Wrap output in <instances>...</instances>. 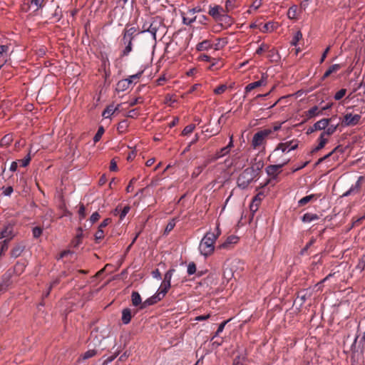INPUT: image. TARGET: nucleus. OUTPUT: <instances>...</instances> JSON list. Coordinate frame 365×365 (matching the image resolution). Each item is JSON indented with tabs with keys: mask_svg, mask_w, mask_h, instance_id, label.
Returning a JSON list of instances; mask_svg holds the SVG:
<instances>
[{
	"mask_svg": "<svg viewBox=\"0 0 365 365\" xmlns=\"http://www.w3.org/2000/svg\"><path fill=\"white\" fill-rule=\"evenodd\" d=\"M262 167L263 163H259L256 168L252 166L245 169L237 178V186L242 190L247 188L250 184L258 175L259 170H260Z\"/></svg>",
	"mask_w": 365,
	"mask_h": 365,
	"instance_id": "f257e3e1",
	"label": "nucleus"
},
{
	"mask_svg": "<svg viewBox=\"0 0 365 365\" xmlns=\"http://www.w3.org/2000/svg\"><path fill=\"white\" fill-rule=\"evenodd\" d=\"M219 234L208 232L201 240L199 245V251L205 257L211 255L215 250V244Z\"/></svg>",
	"mask_w": 365,
	"mask_h": 365,
	"instance_id": "f03ea898",
	"label": "nucleus"
},
{
	"mask_svg": "<svg viewBox=\"0 0 365 365\" xmlns=\"http://www.w3.org/2000/svg\"><path fill=\"white\" fill-rule=\"evenodd\" d=\"M298 144L299 141L295 139L284 143H279L273 153L269 156L268 160L272 162H277V160H272L274 155H276L279 151H281L282 153H287L291 150H296L298 148Z\"/></svg>",
	"mask_w": 365,
	"mask_h": 365,
	"instance_id": "7ed1b4c3",
	"label": "nucleus"
},
{
	"mask_svg": "<svg viewBox=\"0 0 365 365\" xmlns=\"http://www.w3.org/2000/svg\"><path fill=\"white\" fill-rule=\"evenodd\" d=\"M271 135L269 130L263 129L257 132L252 138V146L253 148H259L266 144L267 138Z\"/></svg>",
	"mask_w": 365,
	"mask_h": 365,
	"instance_id": "20e7f679",
	"label": "nucleus"
},
{
	"mask_svg": "<svg viewBox=\"0 0 365 365\" xmlns=\"http://www.w3.org/2000/svg\"><path fill=\"white\" fill-rule=\"evenodd\" d=\"M289 162V159H284L277 165H270L266 168L267 175L273 179H276L277 175L281 172L282 168Z\"/></svg>",
	"mask_w": 365,
	"mask_h": 365,
	"instance_id": "39448f33",
	"label": "nucleus"
},
{
	"mask_svg": "<svg viewBox=\"0 0 365 365\" xmlns=\"http://www.w3.org/2000/svg\"><path fill=\"white\" fill-rule=\"evenodd\" d=\"M163 26V23L161 18L156 16L150 19V22L149 24V30L148 33H150L153 38L156 41V34L158 31Z\"/></svg>",
	"mask_w": 365,
	"mask_h": 365,
	"instance_id": "423d86ee",
	"label": "nucleus"
},
{
	"mask_svg": "<svg viewBox=\"0 0 365 365\" xmlns=\"http://www.w3.org/2000/svg\"><path fill=\"white\" fill-rule=\"evenodd\" d=\"M14 225L11 223H9L4 227V229L0 232V240L2 241L9 242L14 237L15 233L14 230Z\"/></svg>",
	"mask_w": 365,
	"mask_h": 365,
	"instance_id": "0eeeda50",
	"label": "nucleus"
},
{
	"mask_svg": "<svg viewBox=\"0 0 365 365\" xmlns=\"http://www.w3.org/2000/svg\"><path fill=\"white\" fill-rule=\"evenodd\" d=\"M332 120L330 118H323L316 122L312 126L307 129V134H311L317 130H324L329 125V123Z\"/></svg>",
	"mask_w": 365,
	"mask_h": 365,
	"instance_id": "6e6552de",
	"label": "nucleus"
},
{
	"mask_svg": "<svg viewBox=\"0 0 365 365\" xmlns=\"http://www.w3.org/2000/svg\"><path fill=\"white\" fill-rule=\"evenodd\" d=\"M361 118L359 114L346 113L341 123L344 126H354L359 123Z\"/></svg>",
	"mask_w": 365,
	"mask_h": 365,
	"instance_id": "1a4fd4ad",
	"label": "nucleus"
},
{
	"mask_svg": "<svg viewBox=\"0 0 365 365\" xmlns=\"http://www.w3.org/2000/svg\"><path fill=\"white\" fill-rule=\"evenodd\" d=\"M224 12L223 7L220 5L213 4L209 6L208 14L215 22L218 21Z\"/></svg>",
	"mask_w": 365,
	"mask_h": 365,
	"instance_id": "9d476101",
	"label": "nucleus"
},
{
	"mask_svg": "<svg viewBox=\"0 0 365 365\" xmlns=\"http://www.w3.org/2000/svg\"><path fill=\"white\" fill-rule=\"evenodd\" d=\"M14 273V271L9 269L7 272L4 273L2 276V281L0 283V294L6 291L8 287L11 284V277Z\"/></svg>",
	"mask_w": 365,
	"mask_h": 365,
	"instance_id": "9b49d317",
	"label": "nucleus"
},
{
	"mask_svg": "<svg viewBox=\"0 0 365 365\" xmlns=\"http://www.w3.org/2000/svg\"><path fill=\"white\" fill-rule=\"evenodd\" d=\"M228 14L227 12H224L217 21L219 26L222 29H227L234 24L233 18Z\"/></svg>",
	"mask_w": 365,
	"mask_h": 365,
	"instance_id": "f8f14e48",
	"label": "nucleus"
},
{
	"mask_svg": "<svg viewBox=\"0 0 365 365\" xmlns=\"http://www.w3.org/2000/svg\"><path fill=\"white\" fill-rule=\"evenodd\" d=\"M365 180L364 176H359L358 178L357 181L354 185H352L351 187L343 194V197H346L351 195L357 194L360 192L361 183Z\"/></svg>",
	"mask_w": 365,
	"mask_h": 365,
	"instance_id": "ddd939ff",
	"label": "nucleus"
},
{
	"mask_svg": "<svg viewBox=\"0 0 365 365\" xmlns=\"http://www.w3.org/2000/svg\"><path fill=\"white\" fill-rule=\"evenodd\" d=\"M344 152L343 150V148L340 146V145H338L336 146L334 150H332L330 153H329L328 154L325 155L324 157L322 158H320L315 163V166L321 164L322 162H324L326 159L330 158V157H332L333 160H338V155H336V154L337 153H340V154H342Z\"/></svg>",
	"mask_w": 365,
	"mask_h": 365,
	"instance_id": "4468645a",
	"label": "nucleus"
},
{
	"mask_svg": "<svg viewBox=\"0 0 365 365\" xmlns=\"http://www.w3.org/2000/svg\"><path fill=\"white\" fill-rule=\"evenodd\" d=\"M344 152L343 150V148L340 146V145H338L336 146L334 150H332L330 153H329L328 154L325 155L324 157L322 158H320L315 163V166L321 164L322 162H324L326 159L330 158V157H332L333 160H338V155H336V154L337 153H340V154H342Z\"/></svg>",
	"mask_w": 365,
	"mask_h": 365,
	"instance_id": "2eb2a0df",
	"label": "nucleus"
},
{
	"mask_svg": "<svg viewBox=\"0 0 365 365\" xmlns=\"http://www.w3.org/2000/svg\"><path fill=\"white\" fill-rule=\"evenodd\" d=\"M112 220L111 218H106L102 221V222L99 225L98 227V230L95 233V240L96 242H98L99 240H102L104 237V232L103 228L107 227L110 222Z\"/></svg>",
	"mask_w": 365,
	"mask_h": 365,
	"instance_id": "dca6fc26",
	"label": "nucleus"
},
{
	"mask_svg": "<svg viewBox=\"0 0 365 365\" xmlns=\"http://www.w3.org/2000/svg\"><path fill=\"white\" fill-rule=\"evenodd\" d=\"M267 75L266 73H262L260 80L250 83L245 87V93L250 92L251 91H252L253 89H255L257 87H259L262 86H265L267 84Z\"/></svg>",
	"mask_w": 365,
	"mask_h": 365,
	"instance_id": "f3484780",
	"label": "nucleus"
},
{
	"mask_svg": "<svg viewBox=\"0 0 365 365\" xmlns=\"http://www.w3.org/2000/svg\"><path fill=\"white\" fill-rule=\"evenodd\" d=\"M133 41V39L123 36L122 42L125 46V47L121 51L120 57L127 56L132 51Z\"/></svg>",
	"mask_w": 365,
	"mask_h": 365,
	"instance_id": "a211bd4d",
	"label": "nucleus"
},
{
	"mask_svg": "<svg viewBox=\"0 0 365 365\" xmlns=\"http://www.w3.org/2000/svg\"><path fill=\"white\" fill-rule=\"evenodd\" d=\"M162 299V297L159 296L157 293L153 295L152 297L148 298L146 300H145L142 305L140 306V309H145V307L155 304L158 302L160 301Z\"/></svg>",
	"mask_w": 365,
	"mask_h": 365,
	"instance_id": "6ab92c4d",
	"label": "nucleus"
},
{
	"mask_svg": "<svg viewBox=\"0 0 365 365\" xmlns=\"http://www.w3.org/2000/svg\"><path fill=\"white\" fill-rule=\"evenodd\" d=\"M239 238L235 235L229 236L226 240L222 243L220 246V249H230L231 245L233 244H236L238 242Z\"/></svg>",
	"mask_w": 365,
	"mask_h": 365,
	"instance_id": "aec40b11",
	"label": "nucleus"
},
{
	"mask_svg": "<svg viewBox=\"0 0 365 365\" xmlns=\"http://www.w3.org/2000/svg\"><path fill=\"white\" fill-rule=\"evenodd\" d=\"M25 249V245L23 243H18L11 250L10 255L11 257L16 258L19 257Z\"/></svg>",
	"mask_w": 365,
	"mask_h": 365,
	"instance_id": "412c9836",
	"label": "nucleus"
},
{
	"mask_svg": "<svg viewBox=\"0 0 365 365\" xmlns=\"http://www.w3.org/2000/svg\"><path fill=\"white\" fill-rule=\"evenodd\" d=\"M131 84L126 78L119 81L116 84V91L118 92H123L129 88Z\"/></svg>",
	"mask_w": 365,
	"mask_h": 365,
	"instance_id": "4be33fe9",
	"label": "nucleus"
},
{
	"mask_svg": "<svg viewBox=\"0 0 365 365\" xmlns=\"http://www.w3.org/2000/svg\"><path fill=\"white\" fill-rule=\"evenodd\" d=\"M137 29L135 27H128L126 26L123 31V36L127 37L131 39H134L136 36Z\"/></svg>",
	"mask_w": 365,
	"mask_h": 365,
	"instance_id": "5701e85b",
	"label": "nucleus"
},
{
	"mask_svg": "<svg viewBox=\"0 0 365 365\" xmlns=\"http://www.w3.org/2000/svg\"><path fill=\"white\" fill-rule=\"evenodd\" d=\"M132 319L131 310L129 308L123 309L122 311L121 320L123 324H128Z\"/></svg>",
	"mask_w": 365,
	"mask_h": 365,
	"instance_id": "b1692460",
	"label": "nucleus"
},
{
	"mask_svg": "<svg viewBox=\"0 0 365 365\" xmlns=\"http://www.w3.org/2000/svg\"><path fill=\"white\" fill-rule=\"evenodd\" d=\"M318 140H319V144L317 146H316L315 148H314L312 150H311V153H317L318 152L319 150H320L321 149H322L325 145L327 144V143L328 142V138L327 137H324L323 135H322L320 134V136L319 138H318Z\"/></svg>",
	"mask_w": 365,
	"mask_h": 365,
	"instance_id": "393cba45",
	"label": "nucleus"
},
{
	"mask_svg": "<svg viewBox=\"0 0 365 365\" xmlns=\"http://www.w3.org/2000/svg\"><path fill=\"white\" fill-rule=\"evenodd\" d=\"M341 68V66L340 64H333L331 65L327 71L324 73V75L322 77V81L325 80L327 78H328L331 73H335L338 71Z\"/></svg>",
	"mask_w": 365,
	"mask_h": 365,
	"instance_id": "a878e982",
	"label": "nucleus"
},
{
	"mask_svg": "<svg viewBox=\"0 0 365 365\" xmlns=\"http://www.w3.org/2000/svg\"><path fill=\"white\" fill-rule=\"evenodd\" d=\"M212 48V44L210 40H204L196 46V49L198 51H207Z\"/></svg>",
	"mask_w": 365,
	"mask_h": 365,
	"instance_id": "bb28decb",
	"label": "nucleus"
},
{
	"mask_svg": "<svg viewBox=\"0 0 365 365\" xmlns=\"http://www.w3.org/2000/svg\"><path fill=\"white\" fill-rule=\"evenodd\" d=\"M301 219L303 222L308 223L319 220V216L317 214L307 212L302 217Z\"/></svg>",
	"mask_w": 365,
	"mask_h": 365,
	"instance_id": "cd10ccee",
	"label": "nucleus"
},
{
	"mask_svg": "<svg viewBox=\"0 0 365 365\" xmlns=\"http://www.w3.org/2000/svg\"><path fill=\"white\" fill-rule=\"evenodd\" d=\"M63 18V11L59 6H57L53 13L51 14V19L53 20L54 22H58Z\"/></svg>",
	"mask_w": 365,
	"mask_h": 365,
	"instance_id": "c85d7f7f",
	"label": "nucleus"
},
{
	"mask_svg": "<svg viewBox=\"0 0 365 365\" xmlns=\"http://www.w3.org/2000/svg\"><path fill=\"white\" fill-rule=\"evenodd\" d=\"M322 115V110H320L318 108V106H314L312 107L309 110L307 111V118L310 119L315 116Z\"/></svg>",
	"mask_w": 365,
	"mask_h": 365,
	"instance_id": "c756f323",
	"label": "nucleus"
},
{
	"mask_svg": "<svg viewBox=\"0 0 365 365\" xmlns=\"http://www.w3.org/2000/svg\"><path fill=\"white\" fill-rule=\"evenodd\" d=\"M267 58L272 62H278L280 60V56L275 48L269 49Z\"/></svg>",
	"mask_w": 365,
	"mask_h": 365,
	"instance_id": "7c9ffc66",
	"label": "nucleus"
},
{
	"mask_svg": "<svg viewBox=\"0 0 365 365\" xmlns=\"http://www.w3.org/2000/svg\"><path fill=\"white\" fill-rule=\"evenodd\" d=\"M317 199V197L316 195L312 194V195H307L298 201V205L299 207L304 206L305 205H307L308 202H311L312 200H316Z\"/></svg>",
	"mask_w": 365,
	"mask_h": 365,
	"instance_id": "2f4dec72",
	"label": "nucleus"
},
{
	"mask_svg": "<svg viewBox=\"0 0 365 365\" xmlns=\"http://www.w3.org/2000/svg\"><path fill=\"white\" fill-rule=\"evenodd\" d=\"M339 126V124L336 125H329L325 130L321 133L322 135L324 137L331 135L333 133H335L337 128Z\"/></svg>",
	"mask_w": 365,
	"mask_h": 365,
	"instance_id": "473e14b6",
	"label": "nucleus"
},
{
	"mask_svg": "<svg viewBox=\"0 0 365 365\" xmlns=\"http://www.w3.org/2000/svg\"><path fill=\"white\" fill-rule=\"evenodd\" d=\"M77 234L76 237L72 240V245L74 247H77L81 243L83 237V230L81 227H78L77 230Z\"/></svg>",
	"mask_w": 365,
	"mask_h": 365,
	"instance_id": "72a5a7b5",
	"label": "nucleus"
},
{
	"mask_svg": "<svg viewBox=\"0 0 365 365\" xmlns=\"http://www.w3.org/2000/svg\"><path fill=\"white\" fill-rule=\"evenodd\" d=\"M235 0H225V7L223 10L225 12L230 13L236 8Z\"/></svg>",
	"mask_w": 365,
	"mask_h": 365,
	"instance_id": "f704fd0d",
	"label": "nucleus"
},
{
	"mask_svg": "<svg viewBox=\"0 0 365 365\" xmlns=\"http://www.w3.org/2000/svg\"><path fill=\"white\" fill-rule=\"evenodd\" d=\"M131 301L133 306L142 305V300L140 294L138 292H133L131 294Z\"/></svg>",
	"mask_w": 365,
	"mask_h": 365,
	"instance_id": "c9c22d12",
	"label": "nucleus"
},
{
	"mask_svg": "<svg viewBox=\"0 0 365 365\" xmlns=\"http://www.w3.org/2000/svg\"><path fill=\"white\" fill-rule=\"evenodd\" d=\"M175 272V269L174 268H171L169 270H168L164 275V279H163L162 284H164L165 285H171L170 280H171L173 274Z\"/></svg>",
	"mask_w": 365,
	"mask_h": 365,
	"instance_id": "e433bc0d",
	"label": "nucleus"
},
{
	"mask_svg": "<svg viewBox=\"0 0 365 365\" xmlns=\"http://www.w3.org/2000/svg\"><path fill=\"white\" fill-rule=\"evenodd\" d=\"M128 126V121L126 119H124L118 123L117 130L120 133H124L126 132Z\"/></svg>",
	"mask_w": 365,
	"mask_h": 365,
	"instance_id": "4c0bfd02",
	"label": "nucleus"
},
{
	"mask_svg": "<svg viewBox=\"0 0 365 365\" xmlns=\"http://www.w3.org/2000/svg\"><path fill=\"white\" fill-rule=\"evenodd\" d=\"M355 269L359 272H362L365 269V254L363 255L359 259Z\"/></svg>",
	"mask_w": 365,
	"mask_h": 365,
	"instance_id": "58836bf2",
	"label": "nucleus"
},
{
	"mask_svg": "<svg viewBox=\"0 0 365 365\" xmlns=\"http://www.w3.org/2000/svg\"><path fill=\"white\" fill-rule=\"evenodd\" d=\"M31 5L36 7L35 11L42 9L46 4V0H31Z\"/></svg>",
	"mask_w": 365,
	"mask_h": 365,
	"instance_id": "ea45409f",
	"label": "nucleus"
},
{
	"mask_svg": "<svg viewBox=\"0 0 365 365\" xmlns=\"http://www.w3.org/2000/svg\"><path fill=\"white\" fill-rule=\"evenodd\" d=\"M297 13V6L294 5L288 9L287 16L289 19H296Z\"/></svg>",
	"mask_w": 365,
	"mask_h": 365,
	"instance_id": "a19ab883",
	"label": "nucleus"
},
{
	"mask_svg": "<svg viewBox=\"0 0 365 365\" xmlns=\"http://www.w3.org/2000/svg\"><path fill=\"white\" fill-rule=\"evenodd\" d=\"M302 38V33L300 31H297L294 34V36H293V38H292V41L290 42L291 45L296 46L298 44L299 41Z\"/></svg>",
	"mask_w": 365,
	"mask_h": 365,
	"instance_id": "79ce46f5",
	"label": "nucleus"
},
{
	"mask_svg": "<svg viewBox=\"0 0 365 365\" xmlns=\"http://www.w3.org/2000/svg\"><path fill=\"white\" fill-rule=\"evenodd\" d=\"M12 142V136L10 135H4L0 140V145L3 146H9Z\"/></svg>",
	"mask_w": 365,
	"mask_h": 365,
	"instance_id": "37998d69",
	"label": "nucleus"
},
{
	"mask_svg": "<svg viewBox=\"0 0 365 365\" xmlns=\"http://www.w3.org/2000/svg\"><path fill=\"white\" fill-rule=\"evenodd\" d=\"M175 224H176V219L175 218L171 219L168 222V225L165 227V229L164 230V235H168L170 231H172L173 230V228L175 227Z\"/></svg>",
	"mask_w": 365,
	"mask_h": 365,
	"instance_id": "c03bdc74",
	"label": "nucleus"
},
{
	"mask_svg": "<svg viewBox=\"0 0 365 365\" xmlns=\"http://www.w3.org/2000/svg\"><path fill=\"white\" fill-rule=\"evenodd\" d=\"M171 285H165L164 284H161L158 292L157 293L159 294V296L162 297V299L165 296V294L168 293L169 289L170 288Z\"/></svg>",
	"mask_w": 365,
	"mask_h": 365,
	"instance_id": "a18cd8bd",
	"label": "nucleus"
},
{
	"mask_svg": "<svg viewBox=\"0 0 365 365\" xmlns=\"http://www.w3.org/2000/svg\"><path fill=\"white\" fill-rule=\"evenodd\" d=\"M239 157L237 155H234L230 159H226L225 163L227 167H235L237 165V160Z\"/></svg>",
	"mask_w": 365,
	"mask_h": 365,
	"instance_id": "49530a36",
	"label": "nucleus"
},
{
	"mask_svg": "<svg viewBox=\"0 0 365 365\" xmlns=\"http://www.w3.org/2000/svg\"><path fill=\"white\" fill-rule=\"evenodd\" d=\"M31 160V157L30 155V153H29L23 159L19 160L17 162L18 163H20V166L21 167H26L30 163V161Z\"/></svg>",
	"mask_w": 365,
	"mask_h": 365,
	"instance_id": "de8ad7c7",
	"label": "nucleus"
},
{
	"mask_svg": "<svg viewBox=\"0 0 365 365\" xmlns=\"http://www.w3.org/2000/svg\"><path fill=\"white\" fill-rule=\"evenodd\" d=\"M144 71H140L139 72H138L137 73L134 74V75H131L128 78H127L126 79L128 80L129 83L130 84H132L133 82L134 81H138L140 77L142 76L143 73Z\"/></svg>",
	"mask_w": 365,
	"mask_h": 365,
	"instance_id": "09e8293b",
	"label": "nucleus"
},
{
	"mask_svg": "<svg viewBox=\"0 0 365 365\" xmlns=\"http://www.w3.org/2000/svg\"><path fill=\"white\" fill-rule=\"evenodd\" d=\"M8 248L9 244L7 243V241H2V240H0V257L4 255Z\"/></svg>",
	"mask_w": 365,
	"mask_h": 365,
	"instance_id": "8fccbe9b",
	"label": "nucleus"
},
{
	"mask_svg": "<svg viewBox=\"0 0 365 365\" xmlns=\"http://www.w3.org/2000/svg\"><path fill=\"white\" fill-rule=\"evenodd\" d=\"M205 168L204 165L196 167L191 175L192 178L198 177Z\"/></svg>",
	"mask_w": 365,
	"mask_h": 365,
	"instance_id": "3c124183",
	"label": "nucleus"
},
{
	"mask_svg": "<svg viewBox=\"0 0 365 365\" xmlns=\"http://www.w3.org/2000/svg\"><path fill=\"white\" fill-rule=\"evenodd\" d=\"M104 131L105 130H104V128H103V126H100L98 128V129L97 130V133H96V135L93 137L94 143H97V142H98L101 140L103 134L104 133Z\"/></svg>",
	"mask_w": 365,
	"mask_h": 365,
	"instance_id": "603ef678",
	"label": "nucleus"
},
{
	"mask_svg": "<svg viewBox=\"0 0 365 365\" xmlns=\"http://www.w3.org/2000/svg\"><path fill=\"white\" fill-rule=\"evenodd\" d=\"M195 125L189 124L184 128L183 130L182 131V135H187L192 133V131L195 130Z\"/></svg>",
	"mask_w": 365,
	"mask_h": 365,
	"instance_id": "864d4df0",
	"label": "nucleus"
},
{
	"mask_svg": "<svg viewBox=\"0 0 365 365\" xmlns=\"http://www.w3.org/2000/svg\"><path fill=\"white\" fill-rule=\"evenodd\" d=\"M269 49V45L266 43H262L260 46L256 50V54L261 55L264 51H268Z\"/></svg>",
	"mask_w": 365,
	"mask_h": 365,
	"instance_id": "5fc2aeb1",
	"label": "nucleus"
},
{
	"mask_svg": "<svg viewBox=\"0 0 365 365\" xmlns=\"http://www.w3.org/2000/svg\"><path fill=\"white\" fill-rule=\"evenodd\" d=\"M97 354V351L95 349H89L87 351H86L83 356V359H88L93 356H94Z\"/></svg>",
	"mask_w": 365,
	"mask_h": 365,
	"instance_id": "6e6d98bb",
	"label": "nucleus"
},
{
	"mask_svg": "<svg viewBox=\"0 0 365 365\" xmlns=\"http://www.w3.org/2000/svg\"><path fill=\"white\" fill-rule=\"evenodd\" d=\"M346 89L341 88L335 93L334 98L336 101H339L346 95Z\"/></svg>",
	"mask_w": 365,
	"mask_h": 365,
	"instance_id": "4d7b16f0",
	"label": "nucleus"
},
{
	"mask_svg": "<svg viewBox=\"0 0 365 365\" xmlns=\"http://www.w3.org/2000/svg\"><path fill=\"white\" fill-rule=\"evenodd\" d=\"M316 242V239L314 237H312L309 242L305 245V247L301 250L300 254L304 255L308 249L313 245Z\"/></svg>",
	"mask_w": 365,
	"mask_h": 365,
	"instance_id": "13d9d810",
	"label": "nucleus"
},
{
	"mask_svg": "<svg viewBox=\"0 0 365 365\" xmlns=\"http://www.w3.org/2000/svg\"><path fill=\"white\" fill-rule=\"evenodd\" d=\"M113 111V106H108L103 112L102 115L105 118H108L110 115H113L112 113Z\"/></svg>",
	"mask_w": 365,
	"mask_h": 365,
	"instance_id": "bf43d9fd",
	"label": "nucleus"
},
{
	"mask_svg": "<svg viewBox=\"0 0 365 365\" xmlns=\"http://www.w3.org/2000/svg\"><path fill=\"white\" fill-rule=\"evenodd\" d=\"M283 123H284V122H282V123L276 122L274 123L272 128H265V129L269 130L271 131V134H272L274 132L279 130L281 129L282 125Z\"/></svg>",
	"mask_w": 365,
	"mask_h": 365,
	"instance_id": "052dcab7",
	"label": "nucleus"
},
{
	"mask_svg": "<svg viewBox=\"0 0 365 365\" xmlns=\"http://www.w3.org/2000/svg\"><path fill=\"white\" fill-rule=\"evenodd\" d=\"M187 274L189 275H192L195 273L196 272V264L194 262H190L187 266Z\"/></svg>",
	"mask_w": 365,
	"mask_h": 365,
	"instance_id": "680f3d73",
	"label": "nucleus"
},
{
	"mask_svg": "<svg viewBox=\"0 0 365 365\" xmlns=\"http://www.w3.org/2000/svg\"><path fill=\"white\" fill-rule=\"evenodd\" d=\"M196 19H197L196 16H195L194 17L190 18V19L183 16L182 17V24L185 25H187V26H190L193 22H195L196 21Z\"/></svg>",
	"mask_w": 365,
	"mask_h": 365,
	"instance_id": "e2e57ef3",
	"label": "nucleus"
},
{
	"mask_svg": "<svg viewBox=\"0 0 365 365\" xmlns=\"http://www.w3.org/2000/svg\"><path fill=\"white\" fill-rule=\"evenodd\" d=\"M43 230L40 227H35L32 230L33 236L34 238L39 237L42 234Z\"/></svg>",
	"mask_w": 365,
	"mask_h": 365,
	"instance_id": "0e129e2a",
	"label": "nucleus"
},
{
	"mask_svg": "<svg viewBox=\"0 0 365 365\" xmlns=\"http://www.w3.org/2000/svg\"><path fill=\"white\" fill-rule=\"evenodd\" d=\"M227 89V86L226 85H220L219 86H217V88H215L214 90V93L217 95H220V94H222Z\"/></svg>",
	"mask_w": 365,
	"mask_h": 365,
	"instance_id": "69168bd1",
	"label": "nucleus"
},
{
	"mask_svg": "<svg viewBox=\"0 0 365 365\" xmlns=\"http://www.w3.org/2000/svg\"><path fill=\"white\" fill-rule=\"evenodd\" d=\"M209 21L210 19L206 15H201L199 16L198 22L202 25L207 26Z\"/></svg>",
	"mask_w": 365,
	"mask_h": 365,
	"instance_id": "338daca9",
	"label": "nucleus"
},
{
	"mask_svg": "<svg viewBox=\"0 0 365 365\" xmlns=\"http://www.w3.org/2000/svg\"><path fill=\"white\" fill-rule=\"evenodd\" d=\"M227 154L228 153L227 152V149H225L224 148H222L215 153L217 159H220Z\"/></svg>",
	"mask_w": 365,
	"mask_h": 365,
	"instance_id": "774afa93",
	"label": "nucleus"
}]
</instances>
